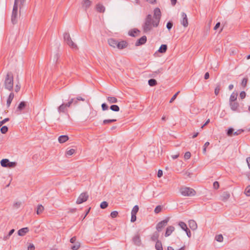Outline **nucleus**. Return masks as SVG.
I'll return each instance as SVG.
<instances>
[{
  "mask_svg": "<svg viewBox=\"0 0 250 250\" xmlns=\"http://www.w3.org/2000/svg\"><path fill=\"white\" fill-rule=\"evenodd\" d=\"M161 18V12L160 9L159 8H155L153 19L150 14L147 15L145 19L144 22L142 26L144 33L149 34L152 30L153 27H158Z\"/></svg>",
  "mask_w": 250,
  "mask_h": 250,
  "instance_id": "nucleus-1",
  "label": "nucleus"
},
{
  "mask_svg": "<svg viewBox=\"0 0 250 250\" xmlns=\"http://www.w3.org/2000/svg\"><path fill=\"white\" fill-rule=\"evenodd\" d=\"M26 0H15L13 8L11 22L13 24H15L18 22V6L21 9L24 5Z\"/></svg>",
  "mask_w": 250,
  "mask_h": 250,
  "instance_id": "nucleus-2",
  "label": "nucleus"
},
{
  "mask_svg": "<svg viewBox=\"0 0 250 250\" xmlns=\"http://www.w3.org/2000/svg\"><path fill=\"white\" fill-rule=\"evenodd\" d=\"M14 77L11 72L7 73L4 81V88L8 91H12L13 90Z\"/></svg>",
  "mask_w": 250,
  "mask_h": 250,
  "instance_id": "nucleus-3",
  "label": "nucleus"
},
{
  "mask_svg": "<svg viewBox=\"0 0 250 250\" xmlns=\"http://www.w3.org/2000/svg\"><path fill=\"white\" fill-rule=\"evenodd\" d=\"M180 192L184 196H192L196 194V191L192 188L188 187H182L180 189Z\"/></svg>",
  "mask_w": 250,
  "mask_h": 250,
  "instance_id": "nucleus-4",
  "label": "nucleus"
},
{
  "mask_svg": "<svg viewBox=\"0 0 250 250\" xmlns=\"http://www.w3.org/2000/svg\"><path fill=\"white\" fill-rule=\"evenodd\" d=\"M63 39L66 43L73 49H77L78 47L75 43L72 40L68 33H64L63 34Z\"/></svg>",
  "mask_w": 250,
  "mask_h": 250,
  "instance_id": "nucleus-5",
  "label": "nucleus"
},
{
  "mask_svg": "<svg viewBox=\"0 0 250 250\" xmlns=\"http://www.w3.org/2000/svg\"><path fill=\"white\" fill-rule=\"evenodd\" d=\"M169 220V218L167 217L165 220L159 222L156 227V229L157 230V231L160 232L161 231L162 229L167 226V223L168 222Z\"/></svg>",
  "mask_w": 250,
  "mask_h": 250,
  "instance_id": "nucleus-6",
  "label": "nucleus"
},
{
  "mask_svg": "<svg viewBox=\"0 0 250 250\" xmlns=\"http://www.w3.org/2000/svg\"><path fill=\"white\" fill-rule=\"evenodd\" d=\"M0 164L3 167H8L9 168L14 167L16 165L15 162H9L7 159H2L0 162Z\"/></svg>",
  "mask_w": 250,
  "mask_h": 250,
  "instance_id": "nucleus-7",
  "label": "nucleus"
},
{
  "mask_svg": "<svg viewBox=\"0 0 250 250\" xmlns=\"http://www.w3.org/2000/svg\"><path fill=\"white\" fill-rule=\"evenodd\" d=\"M229 104L230 107V109L233 111L236 112H240V110L239 109V104L237 102H229Z\"/></svg>",
  "mask_w": 250,
  "mask_h": 250,
  "instance_id": "nucleus-8",
  "label": "nucleus"
},
{
  "mask_svg": "<svg viewBox=\"0 0 250 250\" xmlns=\"http://www.w3.org/2000/svg\"><path fill=\"white\" fill-rule=\"evenodd\" d=\"M88 199V195L86 193H82L77 199L76 203L78 204L85 202Z\"/></svg>",
  "mask_w": 250,
  "mask_h": 250,
  "instance_id": "nucleus-9",
  "label": "nucleus"
},
{
  "mask_svg": "<svg viewBox=\"0 0 250 250\" xmlns=\"http://www.w3.org/2000/svg\"><path fill=\"white\" fill-rule=\"evenodd\" d=\"M181 17L182 18V20L181 21V24L185 27H187L188 26V23L186 14L184 12H182L181 13Z\"/></svg>",
  "mask_w": 250,
  "mask_h": 250,
  "instance_id": "nucleus-10",
  "label": "nucleus"
},
{
  "mask_svg": "<svg viewBox=\"0 0 250 250\" xmlns=\"http://www.w3.org/2000/svg\"><path fill=\"white\" fill-rule=\"evenodd\" d=\"M140 31L136 28L130 30L128 32V35L131 37H135L139 35Z\"/></svg>",
  "mask_w": 250,
  "mask_h": 250,
  "instance_id": "nucleus-11",
  "label": "nucleus"
},
{
  "mask_svg": "<svg viewBox=\"0 0 250 250\" xmlns=\"http://www.w3.org/2000/svg\"><path fill=\"white\" fill-rule=\"evenodd\" d=\"M91 3L92 2L90 0H83L82 2V7L86 11L90 7Z\"/></svg>",
  "mask_w": 250,
  "mask_h": 250,
  "instance_id": "nucleus-12",
  "label": "nucleus"
},
{
  "mask_svg": "<svg viewBox=\"0 0 250 250\" xmlns=\"http://www.w3.org/2000/svg\"><path fill=\"white\" fill-rule=\"evenodd\" d=\"M127 42L126 41H122L120 42H118L117 48L119 49H122L127 47Z\"/></svg>",
  "mask_w": 250,
  "mask_h": 250,
  "instance_id": "nucleus-13",
  "label": "nucleus"
},
{
  "mask_svg": "<svg viewBox=\"0 0 250 250\" xmlns=\"http://www.w3.org/2000/svg\"><path fill=\"white\" fill-rule=\"evenodd\" d=\"M96 10L100 13H104L105 10V7L100 3L96 4Z\"/></svg>",
  "mask_w": 250,
  "mask_h": 250,
  "instance_id": "nucleus-14",
  "label": "nucleus"
},
{
  "mask_svg": "<svg viewBox=\"0 0 250 250\" xmlns=\"http://www.w3.org/2000/svg\"><path fill=\"white\" fill-rule=\"evenodd\" d=\"M58 111L60 113H65L67 112V108L64 105V104L63 103L58 107Z\"/></svg>",
  "mask_w": 250,
  "mask_h": 250,
  "instance_id": "nucleus-15",
  "label": "nucleus"
},
{
  "mask_svg": "<svg viewBox=\"0 0 250 250\" xmlns=\"http://www.w3.org/2000/svg\"><path fill=\"white\" fill-rule=\"evenodd\" d=\"M118 42L117 40L112 38L109 39L108 40L109 45L114 48L117 47Z\"/></svg>",
  "mask_w": 250,
  "mask_h": 250,
  "instance_id": "nucleus-16",
  "label": "nucleus"
},
{
  "mask_svg": "<svg viewBox=\"0 0 250 250\" xmlns=\"http://www.w3.org/2000/svg\"><path fill=\"white\" fill-rule=\"evenodd\" d=\"M174 229L175 228L174 227L172 226H168L166 229V231L165 236L166 237L169 236L172 233V232L174 230Z\"/></svg>",
  "mask_w": 250,
  "mask_h": 250,
  "instance_id": "nucleus-17",
  "label": "nucleus"
},
{
  "mask_svg": "<svg viewBox=\"0 0 250 250\" xmlns=\"http://www.w3.org/2000/svg\"><path fill=\"white\" fill-rule=\"evenodd\" d=\"M14 97V94L13 92H11L7 98L6 102L7 106L8 107L11 104V103Z\"/></svg>",
  "mask_w": 250,
  "mask_h": 250,
  "instance_id": "nucleus-18",
  "label": "nucleus"
},
{
  "mask_svg": "<svg viewBox=\"0 0 250 250\" xmlns=\"http://www.w3.org/2000/svg\"><path fill=\"white\" fill-rule=\"evenodd\" d=\"M189 226L192 230H195L197 228V225L196 222L193 220H190L188 222Z\"/></svg>",
  "mask_w": 250,
  "mask_h": 250,
  "instance_id": "nucleus-19",
  "label": "nucleus"
},
{
  "mask_svg": "<svg viewBox=\"0 0 250 250\" xmlns=\"http://www.w3.org/2000/svg\"><path fill=\"white\" fill-rule=\"evenodd\" d=\"M106 100L109 104H115L118 102V100L115 97L108 96Z\"/></svg>",
  "mask_w": 250,
  "mask_h": 250,
  "instance_id": "nucleus-20",
  "label": "nucleus"
},
{
  "mask_svg": "<svg viewBox=\"0 0 250 250\" xmlns=\"http://www.w3.org/2000/svg\"><path fill=\"white\" fill-rule=\"evenodd\" d=\"M17 39V35L14 34H12L9 37L8 42L9 43H11L12 44H14Z\"/></svg>",
  "mask_w": 250,
  "mask_h": 250,
  "instance_id": "nucleus-21",
  "label": "nucleus"
},
{
  "mask_svg": "<svg viewBox=\"0 0 250 250\" xmlns=\"http://www.w3.org/2000/svg\"><path fill=\"white\" fill-rule=\"evenodd\" d=\"M238 94L237 92H233L230 95L229 103L236 101L237 98Z\"/></svg>",
  "mask_w": 250,
  "mask_h": 250,
  "instance_id": "nucleus-22",
  "label": "nucleus"
},
{
  "mask_svg": "<svg viewBox=\"0 0 250 250\" xmlns=\"http://www.w3.org/2000/svg\"><path fill=\"white\" fill-rule=\"evenodd\" d=\"M71 100H73V102L72 104L74 105H76L78 104V101H84L85 99L81 96H78L75 98H72Z\"/></svg>",
  "mask_w": 250,
  "mask_h": 250,
  "instance_id": "nucleus-23",
  "label": "nucleus"
},
{
  "mask_svg": "<svg viewBox=\"0 0 250 250\" xmlns=\"http://www.w3.org/2000/svg\"><path fill=\"white\" fill-rule=\"evenodd\" d=\"M26 105V103L25 102H24V101H22L21 102L18 107H17V111H21L23 109H24V108L25 107Z\"/></svg>",
  "mask_w": 250,
  "mask_h": 250,
  "instance_id": "nucleus-24",
  "label": "nucleus"
},
{
  "mask_svg": "<svg viewBox=\"0 0 250 250\" xmlns=\"http://www.w3.org/2000/svg\"><path fill=\"white\" fill-rule=\"evenodd\" d=\"M167 45L166 44H162L159 49H158V52L161 53H165L167 51Z\"/></svg>",
  "mask_w": 250,
  "mask_h": 250,
  "instance_id": "nucleus-25",
  "label": "nucleus"
},
{
  "mask_svg": "<svg viewBox=\"0 0 250 250\" xmlns=\"http://www.w3.org/2000/svg\"><path fill=\"white\" fill-rule=\"evenodd\" d=\"M159 236V234L158 232L156 231L154 232L151 237V239L153 241L157 242L158 240V238Z\"/></svg>",
  "mask_w": 250,
  "mask_h": 250,
  "instance_id": "nucleus-26",
  "label": "nucleus"
},
{
  "mask_svg": "<svg viewBox=\"0 0 250 250\" xmlns=\"http://www.w3.org/2000/svg\"><path fill=\"white\" fill-rule=\"evenodd\" d=\"M28 231V229L27 228H22L21 229H20L18 231V234L19 235L23 236L26 233H27Z\"/></svg>",
  "mask_w": 250,
  "mask_h": 250,
  "instance_id": "nucleus-27",
  "label": "nucleus"
},
{
  "mask_svg": "<svg viewBox=\"0 0 250 250\" xmlns=\"http://www.w3.org/2000/svg\"><path fill=\"white\" fill-rule=\"evenodd\" d=\"M68 139V137L66 135H62L59 138V141L60 143H63L67 141Z\"/></svg>",
  "mask_w": 250,
  "mask_h": 250,
  "instance_id": "nucleus-28",
  "label": "nucleus"
},
{
  "mask_svg": "<svg viewBox=\"0 0 250 250\" xmlns=\"http://www.w3.org/2000/svg\"><path fill=\"white\" fill-rule=\"evenodd\" d=\"M155 249L157 250H163L162 243L159 240H157V241L156 242V244H155Z\"/></svg>",
  "mask_w": 250,
  "mask_h": 250,
  "instance_id": "nucleus-29",
  "label": "nucleus"
},
{
  "mask_svg": "<svg viewBox=\"0 0 250 250\" xmlns=\"http://www.w3.org/2000/svg\"><path fill=\"white\" fill-rule=\"evenodd\" d=\"M245 130H248V131H250V128H247L246 129H238L233 133V135H234V136L238 135L241 134L242 132H243Z\"/></svg>",
  "mask_w": 250,
  "mask_h": 250,
  "instance_id": "nucleus-30",
  "label": "nucleus"
},
{
  "mask_svg": "<svg viewBox=\"0 0 250 250\" xmlns=\"http://www.w3.org/2000/svg\"><path fill=\"white\" fill-rule=\"evenodd\" d=\"M148 83L150 86H154L157 84V81L154 79H149Z\"/></svg>",
  "mask_w": 250,
  "mask_h": 250,
  "instance_id": "nucleus-31",
  "label": "nucleus"
},
{
  "mask_svg": "<svg viewBox=\"0 0 250 250\" xmlns=\"http://www.w3.org/2000/svg\"><path fill=\"white\" fill-rule=\"evenodd\" d=\"M234 129L232 127H229L227 130V135L228 136L231 137L233 135L234 132Z\"/></svg>",
  "mask_w": 250,
  "mask_h": 250,
  "instance_id": "nucleus-32",
  "label": "nucleus"
},
{
  "mask_svg": "<svg viewBox=\"0 0 250 250\" xmlns=\"http://www.w3.org/2000/svg\"><path fill=\"white\" fill-rule=\"evenodd\" d=\"M163 208H164L163 206L158 205L154 209V212L156 214H158L162 211Z\"/></svg>",
  "mask_w": 250,
  "mask_h": 250,
  "instance_id": "nucleus-33",
  "label": "nucleus"
},
{
  "mask_svg": "<svg viewBox=\"0 0 250 250\" xmlns=\"http://www.w3.org/2000/svg\"><path fill=\"white\" fill-rule=\"evenodd\" d=\"M110 109L113 111L115 112H118L120 110V107L118 105L116 104H112L110 106Z\"/></svg>",
  "mask_w": 250,
  "mask_h": 250,
  "instance_id": "nucleus-34",
  "label": "nucleus"
},
{
  "mask_svg": "<svg viewBox=\"0 0 250 250\" xmlns=\"http://www.w3.org/2000/svg\"><path fill=\"white\" fill-rule=\"evenodd\" d=\"M179 225L181 227V228L184 231L186 229H188L187 226L185 223L183 222H180L179 223Z\"/></svg>",
  "mask_w": 250,
  "mask_h": 250,
  "instance_id": "nucleus-35",
  "label": "nucleus"
},
{
  "mask_svg": "<svg viewBox=\"0 0 250 250\" xmlns=\"http://www.w3.org/2000/svg\"><path fill=\"white\" fill-rule=\"evenodd\" d=\"M220 89H221V84L220 83L217 84L214 90V93L216 95H218Z\"/></svg>",
  "mask_w": 250,
  "mask_h": 250,
  "instance_id": "nucleus-36",
  "label": "nucleus"
},
{
  "mask_svg": "<svg viewBox=\"0 0 250 250\" xmlns=\"http://www.w3.org/2000/svg\"><path fill=\"white\" fill-rule=\"evenodd\" d=\"M75 152V150L74 149H70L66 152L65 155L66 156L69 157L72 155Z\"/></svg>",
  "mask_w": 250,
  "mask_h": 250,
  "instance_id": "nucleus-37",
  "label": "nucleus"
},
{
  "mask_svg": "<svg viewBox=\"0 0 250 250\" xmlns=\"http://www.w3.org/2000/svg\"><path fill=\"white\" fill-rule=\"evenodd\" d=\"M80 247V244L77 242L75 243L73 246H71V249L72 250H78Z\"/></svg>",
  "mask_w": 250,
  "mask_h": 250,
  "instance_id": "nucleus-38",
  "label": "nucleus"
},
{
  "mask_svg": "<svg viewBox=\"0 0 250 250\" xmlns=\"http://www.w3.org/2000/svg\"><path fill=\"white\" fill-rule=\"evenodd\" d=\"M133 241L134 244L138 245L140 243V236L139 235H135L133 238Z\"/></svg>",
  "mask_w": 250,
  "mask_h": 250,
  "instance_id": "nucleus-39",
  "label": "nucleus"
},
{
  "mask_svg": "<svg viewBox=\"0 0 250 250\" xmlns=\"http://www.w3.org/2000/svg\"><path fill=\"white\" fill-rule=\"evenodd\" d=\"M44 210V208L42 205L38 206L37 210V213L38 214L42 213Z\"/></svg>",
  "mask_w": 250,
  "mask_h": 250,
  "instance_id": "nucleus-40",
  "label": "nucleus"
},
{
  "mask_svg": "<svg viewBox=\"0 0 250 250\" xmlns=\"http://www.w3.org/2000/svg\"><path fill=\"white\" fill-rule=\"evenodd\" d=\"M138 210L139 207L138 206H135L132 210L131 215H136Z\"/></svg>",
  "mask_w": 250,
  "mask_h": 250,
  "instance_id": "nucleus-41",
  "label": "nucleus"
},
{
  "mask_svg": "<svg viewBox=\"0 0 250 250\" xmlns=\"http://www.w3.org/2000/svg\"><path fill=\"white\" fill-rule=\"evenodd\" d=\"M138 210L139 207L138 206H135L132 210L131 215H136Z\"/></svg>",
  "mask_w": 250,
  "mask_h": 250,
  "instance_id": "nucleus-42",
  "label": "nucleus"
},
{
  "mask_svg": "<svg viewBox=\"0 0 250 250\" xmlns=\"http://www.w3.org/2000/svg\"><path fill=\"white\" fill-rule=\"evenodd\" d=\"M116 119H107V120H104L103 121V123L104 124H110L112 123H113L114 122H116Z\"/></svg>",
  "mask_w": 250,
  "mask_h": 250,
  "instance_id": "nucleus-43",
  "label": "nucleus"
},
{
  "mask_svg": "<svg viewBox=\"0 0 250 250\" xmlns=\"http://www.w3.org/2000/svg\"><path fill=\"white\" fill-rule=\"evenodd\" d=\"M215 239L217 241L221 242L223 240V237L222 235L219 234V235H217L215 237Z\"/></svg>",
  "mask_w": 250,
  "mask_h": 250,
  "instance_id": "nucleus-44",
  "label": "nucleus"
},
{
  "mask_svg": "<svg viewBox=\"0 0 250 250\" xmlns=\"http://www.w3.org/2000/svg\"><path fill=\"white\" fill-rule=\"evenodd\" d=\"M245 193L247 196H250V186H248L245 190Z\"/></svg>",
  "mask_w": 250,
  "mask_h": 250,
  "instance_id": "nucleus-45",
  "label": "nucleus"
},
{
  "mask_svg": "<svg viewBox=\"0 0 250 250\" xmlns=\"http://www.w3.org/2000/svg\"><path fill=\"white\" fill-rule=\"evenodd\" d=\"M248 82V78H244L243 79L241 83V85L243 87H245L247 85Z\"/></svg>",
  "mask_w": 250,
  "mask_h": 250,
  "instance_id": "nucleus-46",
  "label": "nucleus"
},
{
  "mask_svg": "<svg viewBox=\"0 0 250 250\" xmlns=\"http://www.w3.org/2000/svg\"><path fill=\"white\" fill-rule=\"evenodd\" d=\"M172 26L173 22L172 21H169L168 22H167V28L169 31L172 28Z\"/></svg>",
  "mask_w": 250,
  "mask_h": 250,
  "instance_id": "nucleus-47",
  "label": "nucleus"
},
{
  "mask_svg": "<svg viewBox=\"0 0 250 250\" xmlns=\"http://www.w3.org/2000/svg\"><path fill=\"white\" fill-rule=\"evenodd\" d=\"M180 93V91H178L177 92H176L173 96V97L171 98V99L170 100V101H169V103H172L175 100V99L176 98L177 95L179 94V93Z\"/></svg>",
  "mask_w": 250,
  "mask_h": 250,
  "instance_id": "nucleus-48",
  "label": "nucleus"
},
{
  "mask_svg": "<svg viewBox=\"0 0 250 250\" xmlns=\"http://www.w3.org/2000/svg\"><path fill=\"white\" fill-rule=\"evenodd\" d=\"M191 154L189 151L186 152L184 155V158L186 160L189 159L190 158Z\"/></svg>",
  "mask_w": 250,
  "mask_h": 250,
  "instance_id": "nucleus-49",
  "label": "nucleus"
},
{
  "mask_svg": "<svg viewBox=\"0 0 250 250\" xmlns=\"http://www.w3.org/2000/svg\"><path fill=\"white\" fill-rule=\"evenodd\" d=\"M101 107H102V110H104V111L107 110L108 108V106L107 104L106 103L102 104V105H101Z\"/></svg>",
  "mask_w": 250,
  "mask_h": 250,
  "instance_id": "nucleus-50",
  "label": "nucleus"
},
{
  "mask_svg": "<svg viewBox=\"0 0 250 250\" xmlns=\"http://www.w3.org/2000/svg\"><path fill=\"white\" fill-rule=\"evenodd\" d=\"M59 57H60V55L58 53H56V54H55L53 56L54 61H55L56 62H57V61L58 60Z\"/></svg>",
  "mask_w": 250,
  "mask_h": 250,
  "instance_id": "nucleus-51",
  "label": "nucleus"
},
{
  "mask_svg": "<svg viewBox=\"0 0 250 250\" xmlns=\"http://www.w3.org/2000/svg\"><path fill=\"white\" fill-rule=\"evenodd\" d=\"M8 130V128L6 126H2V127L0 128V131L2 133H6Z\"/></svg>",
  "mask_w": 250,
  "mask_h": 250,
  "instance_id": "nucleus-52",
  "label": "nucleus"
},
{
  "mask_svg": "<svg viewBox=\"0 0 250 250\" xmlns=\"http://www.w3.org/2000/svg\"><path fill=\"white\" fill-rule=\"evenodd\" d=\"M107 203L106 202H103L100 205L102 208H105L107 207Z\"/></svg>",
  "mask_w": 250,
  "mask_h": 250,
  "instance_id": "nucleus-53",
  "label": "nucleus"
},
{
  "mask_svg": "<svg viewBox=\"0 0 250 250\" xmlns=\"http://www.w3.org/2000/svg\"><path fill=\"white\" fill-rule=\"evenodd\" d=\"M73 100H70L68 103L64 104V105H65L67 108V107H69L72 104H73Z\"/></svg>",
  "mask_w": 250,
  "mask_h": 250,
  "instance_id": "nucleus-54",
  "label": "nucleus"
},
{
  "mask_svg": "<svg viewBox=\"0 0 250 250\" xmlns=\"http://www.w3.org/2000/svg\"><path fill=\"white\" fill-rule=\"evenodd\" d=\"M118 212L116 211H112L111 214H110V216L112 218H115L118 215Z\"/></svg>",
  "mask_w": 250,
  "mask_h": 250,
  "instance_id": "nucleus-55",
  "label": "nucleus"
},
{
  "mask_svg": "<svg viewBox=\"0 0 250 250\" xmlns=\"http://www.w3.org/2000/svg\"><path fill=\"white\" fill-rule=\"evenodd\" d=\"M213 186L214 188L215 189H217L219 187V183L218 182L215 181V182H214L213 183Z\"/></svg>",
  "mask_w": 250,
  "mask_h": 250,
  "instance_id": "nucleus-56",
  "label": "nucleus"
},
{
  "mask_svg": "<svg viewBox=\"0 0 250 250\" xmlns=\"http://www.w3.org/2000/svg\"><path fill=\"white\" fill-rule=\"evenodd\" d=\"M246 94L245 91H242L240 93V97L242 99H244L246 97Z\"/></svg>",
  "mask_w": 250,
  "mask_h": 250,
  "instance_id": "nucleus-57",
  "label": "nucleus"
},
{
  "mask_svg": "<svg viewBox=\"0 0 250 250\" xmlns=\"http://www.w3.org/2000/svg\"><path fill=\"white\" fill-rule=\"evenodd\" d=\"M147 39L146 36H142V45L145 44L146 42Z\"/></svg>",
  "mask_w": 250,
  "mask_h": 250,
  "instance_id": "nucleus-58",
  "label": "nucleus"
},
{
  "mask_svg": "<svg viewBox=\"0 0 250 250\" xmlns=\"http://www.w3.org/2000/svg\"><path fill=\"white\" fill-rule=\"evenodd\" d=\"M9 120V118H6L2 120V121H0V125H3L4 123H5L6 122L8 121Z\"/></svg>",
  "mask_w": 250,
  "mask_h": 250,
  "instance_id": "nucleus-59",
  "label": "nucleus"
},
{
  "mask_svg": "<svg viewBox=\"0 0 250 250\" xmlns=\"http://www.w3.org/2000/svg\"><path fill=\"white\" fill-rule=\"evenodd\" d=\"M21 88V85L20 84H19L18 83L16 84L15 87V91L16 92H18L20 91Z\"/></svg>",
  "mask_w": 250,
  "mask_h": 250,
  "instance_id": "nucleus-60",
  "label": "nucleus"
},
{
  "mask_svg": "<svg viewBox=\"0 0 250 250\" xmlns=\"http://www.w3.org/2000/svg\"><path fill=\"white\" fill-rule=\"evenodd\" d=\"M163 176V171L161 169H159L157 173V176L159 178Z\"/></svg>",
  "mask_w": 250,
  "mask_h": 250,
  "instance_id": "nucleus-61",
  "label": "nucleus"
},
{
  "mask_svg": "<svg viewBox=\"0 0 250 250\" xmlns=\"http://www.w3.org/2000/svg\"><path fill=\"white\" fill-rule=\"evenodd\" d=\"M187 233V236L190 238L191 237V232L190 230L188 228V229L185 230Z\"/></svg>",
  "mask_w": 250,
  "mask_h": 250,
  "instance_id": "nucleus-62",
  "label": "nucleus"
},
{
  "mask_svg": "<svg viewBox=\"0 0 250 250\" xmlns=\"http://www.w3.org/2000/svg\"><path fill=\"white\" fill-rule=\"evenodd\" d=\"M35 249L34 246L32 244H30L28 247V250H34Z\"/></svg>",
  "mask_w": 250,
  "mask_h": 250,
  "instance_id": "nucleus-63",
  "label": "nucleus"
},
{
  "mask_svg": "<svg viewBox=\"0 0 250 250\" xmlns=\"http://www.w3.org/2000/svg\"><path fill=\"white\" fill-rule=\"evenodd\" d=\"M209 78V74L208 72H206L204 75V78L205 80H208Z\"/></svg>",
  "mask_w": 250,
  "mask_h": 250,
  "instance_id": "nucleus-64",
  "label": "nucleus"
}]
</instances>
